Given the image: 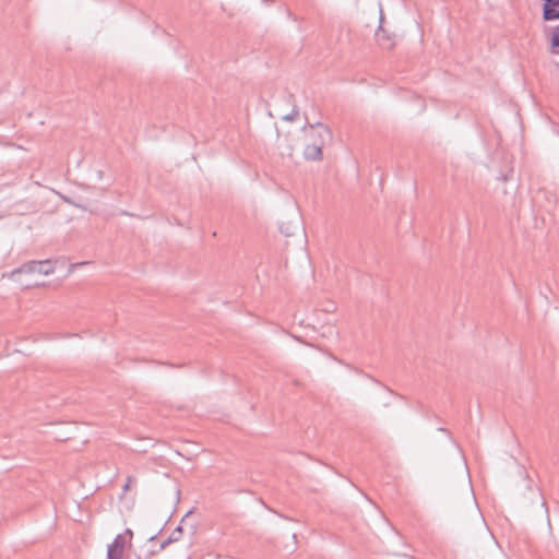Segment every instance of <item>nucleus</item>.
<instances>
[{
  "label": "nucleus",
  "instance_id": "nucleus-1",
  "mask_svg": "<svg viewBox=\"0 0 559 559\" xmlns=\"http://www.w3.org/2000/svg\"><path fill=\"white\" fill-rule=\"evenodd\" d=\"M55 271V266L50 260L45 261H31L27 263H24L20 267L13 270L10 273V278L19 282L24 287L28 288L33 285H37L36 283L32 282H24L21 276L23 274H40V275H49L52 274Z\"/></svg>",
  "mask_w": 559,
  "mask_h": 559
},
{
  "label": "nucleus",
  "instance_id": "nucleus-2",
  "mask_svg": "<svg viewBox=\"0 0 559 559\" xmlns=\"http://www.w3.org/2000/svg\"><path fill=\"white\" fill-rule=\"evenodd\" d=\"M132 538V531L127 528L123 534H118L108 545L107 559H122L124 547Z\"/></svg>",
  "mask_w": 559,
  "mask_h": 559
},
{
  "label": "nucleus",
  "instance_id": "nucleus-3",
  "mask_svg": "<svg viewBox=\"0 0 559 559\" xmlns=\"http://www.w3.org/2000/svg\"><path fill=\"white\" fill-rule=\"evenodd\" d=\"M543 17L545 21L559 20V0H543Z\"/></svg>",
  "mask_w": 559,
  "mask_h": 559
},
{
  "label": "nucleus",
  "instance_id": "nucleus-4",
  "mask_svg": "<svg viewBox=\"0 0 559 559\" xmlns=\"http://www.w3.org/2000/svg\"><path fill=\"white\" fill-rule=\"evenodd\" d=\"M309 129L311 131H314L317 129L318 140H316L314 142L321 144L322 146L332 140L331 130L326 126L322 124L321 122H317L314 124H309Z\"/></svg>",
  "mask_w": 559,
  "mask_h": 559
},
{
  "label": "nucleus",
  "instance_id": "nucleus-5",
  "mask_svg": "<svg viewBox=\"0 0 559 559\" xmlns=\"http://www.w3.org/2000/svg\"><path fill=\"white\" fill-rule=\"evenodd\" d=\"M305 157L310 160H320L322 158V145L313 142L305 148Z\"/></svg>",
  "mask_w": 559,
  "mask_h": 559
},
{
  "label": "nucleus",
  "instance_id": "nucleus-6",
  "mask_svg": "<svg viewBox=\"0 0 559 559\" xmlns=\"http://www.w3.org/2000/svg\"><path fill=\"white\" fill-rule=\"evenodd\" d=\"M181 535H182V526L180 524L168 536V542H174V543L178 542L181 538Z\"/></svg>",
  "mask_w": 559,
  "mask_h": 559
},
{
  "label": "nucleus",
  "instance_id": "nucleus-7",
  "mask_svg": "<svg viewBox=\"0 0 559 559\" xmlns=\"http://www.w3.org/2000/svg\"><path fill=\"white\" fill-rule=\"evenodd\" d=\"M382 21H383V13H382V10H380V25H379V28H378L377 34H376V36H377V38L379 40H382V39H384L386 37V34H385V32H384V29L382 28V25H381Z\"/></svg>",
  "mask_w": 559,
  "mask_h": 559
},
{
  "label": "nucleus",
  "instance_id": "nucleus-8",
  "mask_svg": "<svg viewBox=\"0 0 559 559\" xmlns=\"http://www.w3.org/2000/svg\"><path fill=\"white\" fill-rule=\"evenodd\" d=\"M551 45L554 48H559V25L552 32Z\"/></svg>",
  "mask_w": 559,
  "mask_h": 559
},
{
  "label": "nucleus",
  "instance_id": "nucleus-9",
  "mask_svg": "<svg viewBox=\"0 0 559 559\" xmlns=\"http://www.w3.org/2000/svg\"><path fill=\"white\" fill-rule=\"evenodd\" d=\"M299 115V111L296 107H294V109L292 110L290 114H287L283 117L284 120L286 121H294Z\"/></svg>",
  "mask_w": 559,
  "mask_h": 559
},
{
  "label": "nucleus",
  "instance_id": "nucleus-10",
  "mask_svg": "<svg viewBox=\"0 0 559 559\" xmlns=\"http://www.w3.org/2000/svg\"><path fill=\"white\" fill-rule=\"evenodd\" d=\"M133 481H134V478H133V477L129 476V477L127 478V481H126V484H124V486H123V492H127V491L129 490V488H130V486H131V484H132Z\"/></svg>",
  "mask_w": 559,
  "mask_h": 559
},
{
  "label": "nucleus",
  "instance_id": "nucleus-11",
  "mask_svg": "<svg viewBox=\"0 0 559 559\" xmlns=\"http://www.w3.org/2000/svg\"><path fill=\"white\" fill-rule=\"evenodd\" d=\"M173 542H168V538L164 540L160 545V548L164 549L167 545L171 544Z\"/></svg>",
  "mask_w": 559,
  "mask_h": 559
},
{
  "label": "nucleus",
  "instance_id": "nucleus-12",
  "mask_svg": "<svg viewBox=\"0 0 559 559\" xmlns=\"http://www.w3.org/2000/svg\"><path fill=\"white\" fill-rule=\"evenodd\" d=\"M191 513H192V510L188 511V512L183 515V518L181 519V523H182V522H183L188 516H190V514H191Z\"/></svg>",
  "mask_w": 559,
  "mask_h": 559
}]
</instances>
